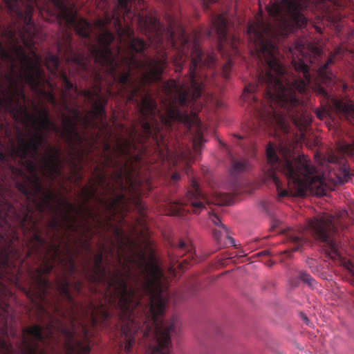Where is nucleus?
<instances>
[{"mask_svg": "<svg viewBox=\"0 0 354 354\" xmlns=\"http://www.w3.org/2000/svg\"><path fill=\"white\" fill-rule=\"evenodd\" d=\"M68 254L74 259L66 243L60 255L66 259ZM103 259L100 250L93 267L88 270L84 266L83 272L91 291L99 293L104 301L83 304L69 290L71 277L73 289L82 293L84 281L75 276L77 268L71 273L52 259L50 249L46 251L32 276L41 324L23 329L20 354H131L136 344L145 354H171L170 334L176 331V318L163 319L167 279L154 254L148 261L144 254L132 259L139 270L134 274L126 265L124 272H108Z\"/></svg>", "mask_w": 354, "mask_h": 354, "instance_id": "f257e3e1", "label": "nucleus"}, {"mask_svg": "<svg viewBox=\"0 0 354 354\" xmlns=\"http://www.w3.org/2000/svg\"><path fill=\"white\" fill-rule=\"evenodd\" d=\"M131 11L123 13L118 9V3L111 16L106 13L103 26L112 20L129 37L128 49L121 52L119 46L115 55L111 44L115 39L114 35L104 30L97 37V44L92 43L91 24L89 23L88 35L84 36L74 28L80 37L85 39L89 56L76 51L73 46L72 35L67 30L62 32V39L57 43L58 53L68 64L75 65L78 72L82 73L93 71L96 81H101L100 71L93 68L91 60L102 68L101 71L110 76L118 87L117 95L134 102L139 107L142 118V127L147 136H150L155 129L153 120L156 115L157 104L146 89V86L153 82H162V75L167 64V49L175 51L173 63L175 72L183 70V65L189 56L191 63L189 74L183 83L171 80L163 82L167 95L174 93L176 101L181 107L190 106L203 93L205 84L203 82L207 75H203L205 68H213L216 65L214 53H205L201 48L199 35L187 36L183 26L173 17H169L168 27L159 19L147 13L133 14Z\"/></svg>", "mask_w": 354, "mask_h": 354, "instance_id": "f03ea898", "label": "nucleus"}, {"mask_svg": "<svg viewBox=\"0 0 354 354\" xmlns=\"http://www.w3.org/2000/svg\"><path fill=\"white\" fill-rule=\"evenodd\" d=\"M272 29V26L263 19L248 26V39L265 66L258 71L257 83L245 87L241 100L247 103L256 120L249 128H255V123H258L262 128L277 127L288 133L290 122L298 127L303 124L305 106L300 95L307 92L315 76L326 84L332 81L333 75L328 67L333 63V57H329L312 74L305 63L304 45L296 44L289 49L294 69L289 73L278 56L277 45L268 38Z\"/></svg>", "mask_w": 354, "mask_h": 354, "instance_id": "7ed1b4c3", "label": "nucleus"}, {"mask_svg": "<svg viewBox=\"0 0 354 354\" xmlns=\"http://www.w3.org/2000/svg\"><path fill=\"white\" fill-rule=\"evenodd\" d=\"M17 0L6 3L10 14L21 24L17 30H11L8 39L10 46H4L7 32L1 24V111L8 109L16 122H31L32 126L50 117L48 110H39L38 115L31 114L26 106L25 84L39 92L45 80L41 66L42 59L33 50L35 26L32 15L36 6L21 5Z\"/></svg>", "mask_w": 354, "mask_h": 354, "instance_id": "20e7f679", "label": "nucleus"}, {"mask_svg": "<svg viewBox=\"0 0 354 354\" xmlns=\"http://www.w3.org/2000/svg\"><path fill=\"white\" fill-rule=\"evenodd\" d=\"M21 180L16 183L18 190L23 194L27 199L32 200L37 209L44 212L48 208L53 216L47 223L48 228L55 232L51 236L50 242H48L40 236L35 234V240L41 245H46V250L52 252V259L63 264L71 273L76 270L73 259L68 254L64 259L60 255V247L63 243V236L58 234L60 230L65 233L73 231L77 232L78 227L76 225L77 217L73 212L77 210L76 206L71 203L66 198L59 199L56 194L51 189L44 190L43 180L40 176L41 190L36 193L32 183L30 182L32 175L26 174L23 171H18Z\"/></svg>", "mask_w": 354, "mask_h": 354, "instance_id": "39448f33", "label": "nucleus"}, {"mask_svg": "<svg viewBox=\"0 0 354 354\" xmlns=\"http://www.w3.org/2000/svg\"><path fill=\"white\" fill-rule=\"evenodd\" d=\"M267 163L265 175L276 186L278 198L302 196L307 190L317 195L325 194L327 184L324 178L311 165L304 155L295 156L290 152L281 159L277 147L270 142L266 149Z\"/></svg>", "mask_w": 354, "mask_h": 354, "instance_id": "423d86ee", "label": "nucleus"}, {"mask_svg": "<svg viewBox=\"0 0 354 354\" xmlns=\"http://www.w3.org/2000/svg\"><path fill=\"white\" fill-rule=\"evenodd\" d=\"M30 140H27L21 133L17 137V146H13L12 152L15 157L19 158L26 171L32 175L30 182L33 185L36 193L41 190L40 175L36 160L39 155V149L44 147L46 151L40 154V172L44 177L53 181L62 175L63 158L59 147L48 144L47 136L38 129H34Z\"/></svg>", "mask_w": 354, "mask_h": 354, "instance_id": "0eeeda50", "label": "nucleus"}, {"mask_svg": "<svg viewBox=\"0 0 354 354\" xmlns=\"http://www.w3.org/2000/svg\"><path fill=\"white\" fill-rule=\"evenodd\" d=\"M111 167L115 169L114 175L111 177L112 180L121 188H123V178L126 174V164H120V162L113 159L111 155L105 156V160L102 162V167H96L94 169L95 179L98 185L106 194L114 195V198L108 201L107 200L97 197V188L94 185L91 187H84L82 189V194L84 198V203L80 208L76 207V211L73 212L81 216H83V209H85L90 216L93 213L87 207V203L92 199L97 200L109 212L115 214L119 209L120 203H123L125 197L122 194H115V188L108 181V174L105 171V167Z\"/></svg>", "mask_w": 354, "mask_h": 354, "instance_id": "6e6552de", "label": "nucleus"}, {"mask_svg": "<svg viewBox=\"0 0 354 354\" xmlns=\"http://www.w3.org/2000/svg\"><path fill=\"white\" fill-rule=\"evenodd\" d=\"M161 118L165 124L169 127H171L172 122H179L183 123L188 131L194 128L192 135L193 152L188 149L186 152H182L180 155V158L186 162L185 170L187 174L189 176L192 169L189 164L197 159L201 148L205 142L203 134V124L198 118V114L194 110L190 111V112H188V111H182L176 106L170 104L167 109L166 115L161 116Z\"/></svg>", "mask_w": 354, "mask_h": 354, "instance_id": "1a4fd4ad", "label": "nucleus"}, {"mask_svg": "<svg viewBox=\"0 0 354 354\" xmlns=\"http://www.w3.org/2000/svg\"><path fill=\"white\" fill-rule=\"evenodd\" d=\"M311 0H281L270 3L267 6L269 15L281 27L290 26L303 28L307 24V19L303 12ZM330 3L335 8L340 9L346 5V0H317Z\"/></svg>", "mask_w": 354, "mask_h": 354, "instance_id": "9d476101", "label": "nucleus"}, {"mask_svg": "<svg viewBox=\"0 0 354 354\" xmlns=\"http://www.w3.org/2000/svg\"><path fill=\"white\" fill-rule=\"evenodd\" d=\"M308 227L312 235L323 244L326 257L334 261H341L334 218L326 214L319 216L308 221Z\"/></svg>", "mask_w": 354, "mask_h": 354, "instance_id": "9b49d317", "label": "nucleus"}, {"mask_svg": "<svg viewBox=\"0 0 354 354\" xmlns=\"http://www.w3.org/2000/svg\"><path fill=\"white\" fill-rule=\"evenodd\" d=\"M21 5L37 6L40 10H48L50 5L57 12L58 18L64 21L66 25L76 26L78 31L84 36H88L89 22L83 18L77 17L75 5L68 0H17ZM3 0H1V3ZM8 3V0H5Z\"/></svg>", "mask_w": 354, "mask_h": 354, "instance_id": "f8f14e48", "label": "nucleus"}, {"mask_svg": "<svg viewBox=\"0 0 354 354\" xmlns=\"http://www.w3.org/2000/svg\"><path fill=\"white\" fill-rule=\"evenodd\" d=\"M189 187L184 200L169 201L167 205V214L183 217L188 212L199 214L205 208L208 203L207 196L204 194L194 177H189Z\"/></svg>", "mask_w": 354, "mask_h": 354, "instance_id": "ddd939ff", "label": "nucleus"}, {"mask_svg": "<svg viewBox=\"0 0 354 354\" xmlns=\"http://www.w3.org/2000/svg\"><path fill=\"white\" fill-rule=\"evenodd\" d=\"M74 118L69 116H64L63 118V127L59 128L52 120L50 117L44 118L38 124L33 125V129H38L45 131H53L58 135L68 145L72 151L76 150L77 146L84 142V138L79 133L77 129V122L80 119V113L77 110L73 111Z\"/></svg>", "mask_w": 354, "mask_h": 354, "instance_id": "4468645a", "label": "nucleus"}, {"mask_svg": "<svg viewBox=\"0 0 354 354\" xmlns=\"http://www.w3.org/2000/svg\"><path fill=\"white\" fill-rule=\"evenodd\" d=\"M212 28L206 30L207 37H212L215 31L218 39V48L222 50L223 45L228 42V28L230 21L227 13L212 14L211 16Z\"/></svg>", "mask_w": 354, "mask_h": 354, "instance_id": "2eb2a0df", "label": "nucleus"}, {"mask_svg": "<svg viewBox=\"0 0 354 354\" xmlns=\"http://www.w3.org/2000/svg\"><path fill=\"white\" fill-rule=\"evenodd\" d=\"M99 91H84V95L89 100L93 101V114L96 120L104 121L106 118L105 107L107 104V99L100 95Z\"/></svg>", "mask_w": 354, "mask_h": 354, "instance_id": "dca6fc26", "label": "nucleus"}, {"mask_svg": "<svg viewBox=\"0 0 354 354\" xmlns=\"http://www.w3.org/2000/svg\"><path fill=\"white\" fill-rule=\"evenodd\" d=\"M332 102L337 112L346 119L354 118V103L350 100L333 99Z\"/></svg>", "mask_w": 354, "mask_h": 354, "instance_id": "f3484780", "label": "nucleus"}, {"mask_svg": "<svg viewBox=\"0 0 354 354\" xmlns=\"http://www.w3.org/2000/svg\"><path fill=\"white\" fill-rule=\"evenodd\" d=\"M212 234L215 241L220 248L227 245L225 239L229 240L231 244L234 245V239L229 236L228 230L225 225L221 224L219 227L213 230Z\"/></svg>", "mask_w": 354, "mask_h": 354, "instance_id": "a211bd4d", "label": "nucleus"}, {"mask_svg": "<svg viewBox=\"0 0 354 354\" xmlns=\"http://www.w3.org/2000/svg\"><path fill=\"white\" fill-rule=\"evenodd\" d=\"M176 250L179 254L183 253L187 256L185 259H183L182 261L179 263L181 266H183L182 264L183 263L189 264L191 261L194 259L195 250L192 243L180 240L179 241Z\"/></svg>", "mask_w": 354, "mask_h": 354, "instance_id": "6ab92c4d", "label": "nucleus"}, {"mask_svg": "<svg viewBox=\"0 0 354 354\" xmlns=\"http://www.w3.org/2000/svg\"><path fill=\"white\" fill-rule=\"evenodd\" d=\"M6 290L5 286L1 282V296L3 294L4 290ZM6 304L1 299V354H4L5 351L7 350V343L6 340L3 339V336L6 334V320L4 317V313H6L7 310Z\"/></svg>", "mask_w": 354, "mask_h": 354, "instance_id": "aec40b11", "label": "nucleus"}, {"mask_svg": "<svg viewBox=\"0 0 354 354\" xmlns=\"http://www.w3.org/2000/svg\"><path fill=\"white\" fill-rule=\"evenodd\" d=\"M3 174H1V183L3 182ZM3 192V185L1 184V192ZM3 206H4V198L3 197V194L1 193V228L3 227V224L6 223V218L3 217ZM1 279H2L3 277V268H4L7 265V263H6L7 257H6V248L3 245V242L6 241V239L2 232H1Z\"/></svg>", "mask_w": 354, "mask_h": 354, "instance_id": "412c9836", "label": "nucleus"}, {"mask_svg": "<svg viewBox=\"0 0 354 354\" xmlns=\"http://www.w3.org/2000/svg\"><path fill=\"white\" fill-rule=\"evenodd\" d=\"M337 180L339 184L347 183L351 179L349 167L346 162L343 160L338 164V170L335 173Z\"/></svg>", "mask_w": 354, "mask_h": 354, "instance_id": "4be33fe9", "label": "nucleus"}, {"mask_svg": "<svg viewBox=\"0 0 354 354\" xmlns=\"http://www.w3.org/2000/svg\"><path fill=\"white\" fill-rule=\"evenodd\" d=\"M61 78L62 81V93L64 95L71 97L70 92L71 91H73L75 94L78 93L77 87L68 80L67 75L64 73H61Z\"/></svg>", "mask_w": 354, "mask_h": 354, "instance_id": "5701e85b", "label": "nucleus"}, {"mask_svg": "<svg viewBox=\"0 0 354 354\" xmlns=\"http://www.w3.org/2000/svg\"><path fill=\"white\" fill-rule=\"evenodd\" d=\"M250 164L247 159L242 158L239 160H234L232 165V172L234 174H240L248 171Z\"/></svg>", "mask_w": 354, "mask_h": 354, "instance_id": "b1692460", "label": "nucleus"}, {"mask_svg": "<svg viewBox=\"0 0 354 354\" xmlns=\"http://www.w3.org/2000/svg\"><path fill=\"white\" fill-rule=\"evenodd\" d=\"M233 198L228 193H217L216 203L221 205H230L232 203Z\"/></svg>", "mask_w": 354, "mask_h": 354, "instance_id": "393cba45", "label": "nucleus"}, {"mask_svg": "<svg viewBox=\"0 0 354 354\" xmlns=\"http://www.w3.org/2000/svg\"><path fill=\"white\" fill-rule=\"evenodd\" d=\"M339 149L344 155L352 158L354 160V141L353 143L342 145Z\"/></svg>", "mask_w": 354, "mask_h": 354, "instance_id": "a878e982", "label": "nucleus"}, {"mask_svg": "<svg viewBox=\"0 0 354 354\" xmlns=\"http://www.w3.org/2000/svg\"><path fill=\"white\" fill-rule=\"evenodd\" d=\"M290 240L296 245L293 248L294 251L299 250L303 243L306 241V239L304 236L303 234L290 236Z\"/></svg>", "mask_w": 354, "mask_h": 354, "instance_id": "bb28decb", "label": "nucleus"}, {"mask_svg": "<svg viewBox=\"0 0 354 354\" xmlns=\"http://www.w3.org/2000/svg\"><path fill=\"white\" fill-rule=\"evenodd\" d=\"M46 62L47 64L50 65L53 69H58L59 66V58L58 56L50 54L48 56ZM47 67H49V66H47Z\"/></svg>", "mask_w": 354, "mask_h": 354, "instance_id": "cd10ccee", "label": "nucleus"}, {"mask_svg": "<svg viewBox=\"0 0 354 354\" xmlns=\"http://www.w3.org/2000/svg\"><path fill=\"white\" fill-rule=\"evenodd\" d=\"M299 277L300 280L307 283L309 286H313L316 283V281L305 272H300Z\"/></svg>", "mask_w": 354, "mask_h": 354, "instance_id": "c85d7f7f", "label": "nucleus"}, {"mask_svg": "<svg viewBox=\"0 0 354 354\" xmlns=\"http://www.w3.org/2000/svg\"><path fill=\"white\" fill-rule=\"evenodd\" d=\"M232 67V61L227 60V62L222 67V75L225 80H228L230 76Z\"/></svg>", "mask_w": 354, "mask_h": 354, "instance_id": "c756f323", "label": "nucleus"}, {"mask_svg": "<svg viewBox=\"0 0 354 354\" xmlns=\"http://www.w3.org/2000/svg\"><path fill=\"white\" fill-rule=\"evenodd\" d=\"M42 94L50 104L53 106L57 105V100L53 91H43Z\"/></svg>", "mask_w": 354, "mask_h": 354, "instance_id": "7c9ffc66", "label": "nucleus"}, {"mask_svg": "<svg viewBox=\"0 0 354 354\" xmlns=\"http://www.w3.org/2000/svg\"><path fill=\"white\" fill-rule=\"evenodd\" d=\"M135 205H136V208L139 211L140 216L144 218L145 216L146 209H145V207L144 204L142 203L141 199L139 197L136 198Z\"/></svg>", "mask_w": 354, "mask_h": 354, "instance_id": "2f4dec72", "label": "nucleus"}, {"mask_svg": "<svg viewBox=\"0 0 354 354\" xmlns=\"http://www.w3.org/2000/svg\"><path fill=\"white\" fill-rule=\"evenodd\" d=\"M209 219L216 226V227H219L221 224H223L219 217L215 214H210Z\"/></svg>", "mask_w": 354, "mask_h": 354, "instance_id": "473e14b6", "label": "nucleus"}, {"mask_svg": "<svg viewBox=\"0 0 354 354\" xmlns=\"http://www.w3.org/2000/svg\"><path fill=\"white\" fill-rule=\"evenodd\" d=\"M180 179V176L178 172H174L170 179H169V183L171 184H175L176 182H178Z\"/></svg>", "mask_w": 354, "mask_h": 354, "instance_id": "72a5a7b5", "label": "nucleus"}, {"mask_svg": "<svg viewBox=\"0 0 354 354\" xmlns=\"http://www.w3.org/2000/svg\"><path fill=\"white\" fill-rule=\"evenodd\" d=\"M315 57H314V60H311L310 59V62L311 63H315L316 61H319V59L321 58L322 57V50L318 49V48H316L315 50Z\"/></svg>", "mask_w": 354, "mask_h": 354, "instance_id": "f704fd0d", "label": "nucleus"}, {"mask_svg": "<svg viewBox=\"0 0 354 354\" xmlns=\"http://www.w3.org/2000/svg\"><path fill=\"white\" fill-rule=\"evenodd\" d=\"M317 92L324 97H328V93L323 87L319 86L317 88Z\"/></svg>", "mask_w": 354, "mask_h": 354, "instance_id": "c9c22d12", "label": "nucleus"}, {"mask_svg": "<svg viewBox=\"0 0 354 354\" xmlns=\"http://www.w3.org/2000/svg\"><path fill=\"white\" fill-rule=\"evenodd\" d=\"M203 7H204V9L205 10H207L209 9V7L207 6V2H211V3H213V2H216L217 0H203Z\"/></svg>", "mask_w": 354, "mask_h": 354, "instance_id": "e433bc0d", "label": "nucleus"}, {"mask_svg": "<svg viewBox=\"0 0 354 354\" xmlns=\"http://www.w3.org/2000/svg\"><path fill=\"white\" fill-rule=\"evenodd\" d=\"M301 317L303 319V320L305 322V323L308 325L309 324V319L306 317V315L302 313H300Z\"/></svg>", "mask_w": 354, "mask_h": 354, "instance_id": "4c0bfd02", "label": "nucleus"}, {"mask_svg": "<svg viewBox=\"0 0 354 354\" xmlns=\"http://www.w3.org/2000/svg\"><path fill=\"white\" fill-rule=\"evenodd\" d=\"M4 147V145L1 142V163L4 161L5 158H6V156L3 151V149Z\"/></svg>", "mask_w": 354, "mask_h": 354, "instance_id": "58836bf2", "label": "nucleus"}, {"mask_svg": "<svg viewBox=\"0 0 354 354\" xmlns=\"http://www.w3.org/2000/svg\"><path fill=\"white\" fill-rule=\"evenodd\" d=\"M84 245L86 246L87 250H90V245H89L88 241H84Z\"/></svg>", "mask_w": 354, "mask_h": 354, "instance_id": "ea45409f", "label": "nucleus"}, {"mask_svg": "<svg viewBox=\"0 0 354 354\" xmlns=\"http://www.w3.org/2000/svg\"><path fill=\"white\" fill-rule=\"evenodd\" d=\"M314 261H314L313 259H310V260H308V262H307V263H308V264L309 265L310 268H311V267H312V266H313V262H314Z\"/></svg>", "mask_w": 354, "mask_h": 354, "instance_id": "a19ab883", "label": "nucleus"}, {"mask_svg": "<svg viewBox=\"0 0 354 354\" xmlns=\"http://www.w3.org/2000/svg\"><path fill=\"white\" fill-rule=\"evenodd\" d=\"M1 135H2L3 134V128H4V125H3V120L2 119H1Z\"/></svg>", "mask_w": 354, "mask_h": 354, "instance_id": "79ce46f5", "label": "nucleus"}, {"mask_svg": "<svg viewBox=\"0 0 354 354\" xmlns=\"http://www.w3.org/2000/svg\"><path fill=\"white\" fill-rule=\"evenodd\" d=\"M28 214L25 215L24 218H23V221H22V224H24V223L26 222V219L28 218Z\"/></svg>", "mask_w": 354, "mask_h": 354, "instance_id": "37998d69", "label": "nucleus"}, {"mask_svg": "<svg viewBox=\"0 0 354 354\" xmlns=\"http://www.w3.org/2000/svg\"><path fill=\"white\" fill-rule=\"evenodd\" d=\"M234 40H235V37H234V36H233V37H232V39H230V41H231V43H232V46H234Z\"/></svg>", "mask_w": 354, "mask_h": 354, "instance_id": "c03bdc74", "label": "nucleus"}, {"mask_svg": "<svg viewBox=\"0 0 354 354\" xmlns=\"http://www.w3.org/2000/svg\"><path fill=\"white\" fill-rule=\"evenodd\" d=\"M236 136V138H237L239 140H241V139H243V138H244V137H243V136H239V135H237V136Z\"/></svg>", "mask_w": 354, "mask_h": 354, "instance_id": "a18cd8bd", "label": "nucleus"}, {"mask_svg": "<svg viewBox=\"0 0 354 354\" xmlns=\"http://www.w3.org/2000/svg\"><path fill=\"white\" fill-rule=\"evenodd\" d=\"M109 92L110 95H113L114 93L112 91L110 90V91H109Z\"/></svg>", "mask_w": 354, "mask_h": 354, "instance_id": "49530a36", "label": "nucleus"}, {"mask_svg": "<svg viewBox=\"0 0 354 354\" xmlns=\"http://www.w3.org/2000/svg\"><path fill=\"white\" fill-rule=\"evenodd\" d=\"M120 151H121V153H124V149L122 147H120Z\"/></svg>", "mask_w": 354, "mask_h": 354, "instance_id": "de8ad7c7", "label": "nucleus"}, {"mask_svg": "<svg viewBox=\"0 0 354 354\" xmlns=\"http://www.w3.org/2000/svg\"><path fill=\"white\" fill-rule=\"evenodd\" d=\"M109 149V145H106V150H108Z\"/></svg>", "mask_w": 354, "mask_h": 354, "instance_id": "09e8293b", "label": "nucleus"}, {"mask_svg": "<svg viewBox=\"0 0 354 354\" xmlns=\"http://www.w3.org/2000/svg\"><path fill=\"white\" fill-rule=\"evenodd\" d=\"M118 262H119L120 264H121V259H120V258H118Z\"/></svg>", "mask_w": 354, "mask_h": 354, "instance_id": "8fccbe9b", "label": "nucleus"}, {"mask_svg": "<svg viewBox=\"0 0 354 354\" xmlns=\"http://www.w3.org/2000/svg\"><path fill=\"white\" fill-rule=\"evenodd\" d=\"M192 288L191 291H193V292L195 291V288Z\"/></svg>", "mask_w": 354, "mask_h": 354, "instance_id": "3c124183", "label": "nucleus"}]
</instances>
